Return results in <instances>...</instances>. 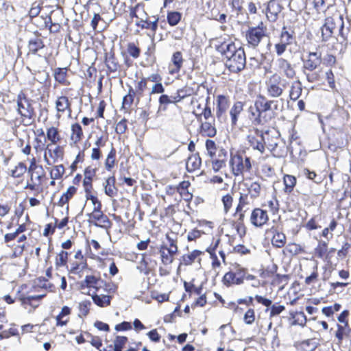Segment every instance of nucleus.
Here are the masks:
<instances>
[{"label":"nucleus","mask_w":351,"mask_h":351,"mask_svg":"<svg viewBox=\"0 0 351 351\" xmlns=\"http://www.w3.org/2000/svg\"><path fill=\"white\" fill-rule=\"evenodd\" d=\"M217 50L225 58V65L232 73H239L246 64L245 53L243 47L237 46L233 42L222 43Z\"/></svg>","instance_id":"nucleus-1"},{"label":"nucleus","mask_w":351,"mask_h":351,"mask_svg":"<svg viewBox=\"0 0 351 351\" xmlns=\"http://www.w3.org/2000/svg\"><path fill=\"white\" fill-rule=\"evenodd\" d=\"M80 289L83 293L95 292V294L100 292L101 289L109 293L115 291L114 285H107L101 278L93 275L85 277V279L80 282Z\"/></svg>","instance_id":"nucleus-2"},{"label":"nucleus","mask_w":351,"mask_h":351,"mask_svg":"<svg viewBox=\"0 0 351 351\" xmlns=\"http://www.w3.org/2000/svg\"><path fill=\"white\" fill-rule=\"evenodd\" d=\"M289 82L280 75L274 73L267 82V92L269 97L276 98L280 97Z\"/></svg>","instance_id":"nucleus-3"},{"label":"nucleus","mask_w":351,"mask_h":351,"mask_svg":"<svg viewBox=\"0 0 351 351\" xmlns=\"http://www.w3.org/2000/svg\"><path fill=\"white\" fill-rule=\"evenodd\" d=\"M230 165L232 172L235 176H242L245 172H248L252 168L251 160L249 157L245 159L241 154H231Z\"/></svg>","instance_id":"nucleus-4"},{"label":"nucleus","mask_w":351,"mask_h":351,"mask_svg":"<svg viewBox=\"0 0 351 351\" xmlns=\"http://www.w3.org/2000/svg\"><path fill=\"white\" fill-rule=\"evenodd\" d=\"M338 25L339 27V34L343 35L342 31L343 29V21L341 15L333 16L332 17H328L325 23L321 28L322 40L327 41L332 35L333 32Z\"/></svg>","instance_id":"nucleus-5"},{"label":"nucleus","mask_w":351,"mask_h":351,"mask_svg":"<svg viewBox=\"0 0 351 351\" xmlns=\"http://www.w3.org/2000/svg\"><path fill=\"white\" fill-rule=\"evenodd\" d=\"M245 269L237 266L225 274L222 282L226 287L240 285L244 282Z\"/></svg>","instance_id":"nucleus-6"},{"label":"nucleus","mask_w":351,"mask_h":351,"mask_svg":"<svg viewBox=\"0 0 351 351\" xmlns=\"http://www.w3.org/2000/svg\"><path fill=\"white\" fill-rule=\"evenodd\" d=\"M16 103L19 114L24 118L31 119L34 115V108L29 99L24 93L20 92L17 95Z\"/></svg>","instance_id":"nucleus-7"},{"label":"nucleus","mask_w":351,"mask_h":351,"mask_svg":"<svg viewBox=\"0 0 351 351\" xmlns=\"http://www.w3.org/2000/svg\"><path fill=\"white\" fill-rule=\"evenodd\" d=\"M265 37V30L260 26L249 28L245 34L247 44L252 48H256Z\"/></svg>","instance_id":"nucleus-8"},{"label":"nucleus","mask_w":351,"mask_h":351,"mask_svg":"<svg viewBox=\"0 0 351 351\" xmlns=\"http://www.w3.org/2000/svg\"><path fill=\"white\" fill-rule=\"evenodd\" d=\"M247 141L253 149L258 150L261 154L265 152V138L262 131L254 129L253 132L247 136Z\"/></svg>","instance_id":"nucleus-9"},{"label":"nucleus","mask_w":351,"mask_h":351,"mask_svg":"<svg viewBox=\"0 0 351 351\" xmlns=\"http://www.w3.org/2000/svg\"><path fill=\"white\" fill-rule=\"evenodd\" d=\"M88 221L94 226L108 229L110 228L112 223L108 217L101 210L93 211L88 215Z\"/></svg>","instance_id":"nucleus-10"},{"label":"nucleus","mask_w":351,"mask_h":351,"mask_svg":"<svg viewBox=\"0 0 351 351\" xmlns=\"http://www.w3.org/2000/svg\"><path fill=\"white\" fill-rule=\"evenodd\" d=\"M303 70L313 71L315 70L322 62V55L319 52H309L305 59H303Z\"/></svg>","instance_id":"nucleus-11"},{"label":"nucleus","mask_w":351,"mask_h":351,"mask_svg":"<svg viewBox=\"0 0 351 351\" xmlns=\"http://www.w3.org/2000/svg\"><path fill=\"white\" fill-rule=\"evenodd\" d=\"M159 17L158 16H149L143 21H137L136 25L141 27L142 29H149L151 31L152 34H148L149 36L154 38L158 27Z\"/></svg>","instance_id":"nucleus-12"},{"label":"nucleus","mask_w":351,"mask_h":351,"mask_svg":"<svg viewBox=\"0 0 351 351\" xmlns=\"http://www.w3.org/2000/svg\"><path fill=\"white\" fill-rule=\"evenodd\" d=\"M51 144H48L46 147V153L44 160L47 165H51L56 162L59 158L62 159L64 156L63 149L60 146H56L53 149H51Z\"/></svg>","instance_id":"nucleus-13"},{"label":"nucleus","mask_w":351,"mask_h":351,"mask_svg":"<svg viewBox=\"0 0 351 351\" xmlns=\"http://www.w3.org/2000/svg\"><path fill=\"white\" fill-rule=\"evenodd\" d=\"M282 10V6L278 0H270L266 8V16L271 22H275Z\"/></svg>","instance_id":"nucleus-14"},{"label":"nucleus","mask_w":351,"mask_h":351,"mask_svg":"<svg viewBox=\"0 0 351 351\" xmlns=\"http://www.w3.org/2000/svg\"><path fill=\"white\" fill-rule=\"evenodd\" d=\"M278 71L289 79H293L295 75V71L291 64L284 58H279L276 61Z\"/></svg>","instance_id":"nucleus-15"},{"label":"nucleus","mask_w":351,"mask_h":351,"mask_svg":"<svg viewBox=\"0 0 351 351\" xmlns=\"http://www.w3.org/2000/svg\"><path fill=\"white\" fill-rule=\"evenodd\" d=\"M268 219L267 211L261 208H255L250 217L251 223L256 227L262 226L266 223Z\"/></svg>","instance_id":"nucleus-16"},{"label":"nucleus","mask_w":351,"mask_h":351,"mask_svg":"<svg viewBox=\"0 0 351 351\" xmlns=\"http://www.w3.org/2000/svg\"><path fill=\"white\" fill-rule=\"evenodd\" d=\"M252 110V108H250ZM257 114L253 111L251 112L252 115L255 117L253 123L254 125H263L270 121L275 117L276 113L274 111H256Z\"/></svg>","instance_id":"nucleus-17"},{"label":"nucleus","mask_w":351,"mask_h":351,"mask_svg":"<svg viewBox=\"0 0 351 351\" xmlns=\"http://www.w3.org/2000/svg\"><path fill=\"white\" fill-rule=\"evenodd\" d=\"M162 263L164 265H170L174 260V256L177 254V250L173 246L168 247L167 245L161 246L160 250Z\"/></svg>","instance_id":"nucleus-18"},{"label":"nucleus","mask_w":351,"mask_h":351,"mask_svg":"<svg viewBox=\"0 0 351 351\" xmlns=\"http://www.w3.org/2000/svg\"><path fill=\"white\" fill-rule=\"evenodd\" d=\"M228 100L227 97L223 95H219L217 97V105L216 109V116L219 119H222L224 114L228 108Z\"/></svg>","instance_id":"nucleus-19"},{"label":"nucleus","mask_w":351,"mask_h":351,"mask_svg":"<svg viewBox=\"0 0 351 351\" xmlns=\"http://www.w3.org/2000/svg\"><path fill=\"white\" fill-rule=\"evenodd\" d=\"M274 100H268L263 96H260L255 102L256 111H274L272 108Z\"/></svg>","instance_id":"nucleus-20"},{"label":"nucleus","mask_w":351,"mask_h":351,"mask_svg":"<svg viewBox=\"0 0 351 351\" xmlns=\"http://www.w3.org/2000/svg\"><path fill=\"white\" fill-rule=\"evenodd\" d=\"M77 191V188L71 186H69L66 191L62 194V195L60 197L58 205L60 207H63L64 205H66V209L68 211L69 210V201L72 198V197L75 194Z\"/></svg>","instance_id":"nucleus-21"},{"label":"nucleus","mask_w":351,"mask_h":351,"mask_svg":"<svg viewBox=\"0 0 351 351\" xmlns=\"http://www.w3.org/2000/svg\"><path fill=\"white\" fill-rule=\"evenodd\" d=\"M87 294L90 295L92 297V299H93L94 303L100 307L107 306L110 305V304L111 297L109 295H104L102 293H101L99 295L97 293L95 294V292H93V293L87 292Z\"/></svg>","instance_id":"nucleus-22"},{"label":"nucleus","mask_w":351,"mask_h":351,"mask_svg":"<svg viewBox=\"0 0 351 351\" xmlns=\"http://www.w3.org/2000/svg\"><path fill=\"white\" fill-rule=\"evenodd\" d=\"M215 120H213V123L210 121H205L201 124L200 132L202 136L213 137L217 134V129L215 126Z\"/></svg>","instance_id":"nucleus-23"},{"label":"nucleus","mask_w":351,"mask_h":351,"mask_svg":"<svg viewBox=\"0 0 351 351\" xmlns=\"http://www.w3.org/2000/svg\"><path fill=\"white\" fill-rule=\"evenodd\" d=\"M130 15L132 18L134 17L137 19L138 21H143L149 16L145 12L144 5L141 3L131 8Z\"/></svg>","instance_id":"nucleus-24"},{"label":"nucleus","mask_w":351,"mask_h":351,"mask_svg":"<svg viewBox=\"0 0 351 351\" xmlns=\"http://www.w3.org/2000/svg\"><path fill=\"white\" fill-rule=\"evenodd\" d=\"M201 158L197 154H193L188 158L186 167L189 172L199 169L201 166Z\"/></svg>","instance_id":"nucleus-25"},{"label":"nucleus","mask_w":351,"mask_h":351,"mask_svg":"<svg viewBox=\"0 0 351 351\" xmlns=\"http://www.w3.org/2000/svg\"><path fill=\"white\" fill-rule=\"evenodd\" d=\"M87 267L86 259L75 261L71 263L69 272L72 274L81 276V273Z\"/></svg>","instance_id":"nucleus-26"},{"label":"nucleus","mask_w":351,"mask_h":351,"mask_svg":"<svg viewBox=\"0 0 351 351\" xmlns=\"http://www.w3.org/2000/svg\"><path fill=\"white\" fill-rule=\"evenodd\" d=\"M114 176L109 177L104 183L105 193L109 197H114L117 194V189L115 186Z\"/></svg>","instance_id":"nucleus-27"},{"label":"nucleus","mask_w":351,"mask_h":351,"mask_svg":"<svg viewBox=\"0 0 351 351\" xmlns=\"http://www.w3.org/2000/svg\"><path fill=\"white\" fill-rule=\"evenodd\" d=\"M302 92V85L300 80L292 82L289 90V97L293 101H296Z\"/></svg>","instance_id":"nucleus-28"},{"label":"nucleus","mask_w":351,"mask_h":351,"mask_svg":"<svg viewBox=\"0 0 351 351\" xmlns=\"http://www.w3.org/2000/svg\"><path fill=\"white\" fill-rule=\"evenodd\" d=\"M351 329L349 328L348 323L344 325L337 324V330L335 333V337L338 339L339 343H341L344 338H348L350 336Z\"/></svg>","instance_id":"nucleus-29"},{"label":"nucleus","mask_w":351,"mask_h":351,"mask_svg":"<svg viewBox=\"0 0 351 351\" xmlns=\"http://www.w3.org/2000/svg\"><path fill=\"white\" fill-rule=\"evenodd\" d=\"M105 63L110 72H116L119 68L118 61L113 53H106Z\"/></svg>","instance_id":"nucleus-30"},{"label":"nucleus","mask_w":351,"mask_h":351,"mask_svg":"<svg viewBox=\"0 0 351 351\" xmlns=\"http://www.w3.org/2000/svg\"><path fill=\"white\" fill-rule=\"evenodd\" d=\"M171 61L173 64L174 68L169 70L171 74L178 73L182 66L183 58L181 52H175L171 58Z\"/></svg>","instance_id":"nucleus-31"},{"label":"nucleus","mask_w":351,"mask_h":351,"mask_svg":"<svg viewBox=\"0 0 351 351\" xmlns=\"http://www.w3.org/2000/svg\"><path fill=\"white\" fill-rule=\"evenodd\" d=\"M243 104L241 101H237L232 107L230 114L231 117V121L232 125H236L238 120V117L240 113L243 111Z\"/></svg>","instance_id":"nucleus-32"},{"label":"nucleus","mask_w":351,"mask_h":351,"mask_svg":"<svg viewBox=\"0 0 351 351\" xmlns=\"http://www.w3.org/2000/svg\"><path fill=\"white\" fill-rule=\"evenodd\" d=\"M43 42L42 39L39 37H34L29 40V51L32 53H36L39 49H43Z\"/></svg>","instance_id":"nucleus-33"},{"label":"nucleus","mask_w":351,"mask_h":351,"mask_svg":"<svg viewBox=\"0 0 351 351\" xmlns=\"http://www.w3.org/2000/svg\"><path fill=\"white\" fill-rule=\"evenodd\" d=\"M71 104L66 96H61L58 98L56 102V109L58 112H64L66 110L71 112Z\"/></svg>","instance_id":"nucleus-34"},{"label":"nucleus","mask_w":351,"mask_h":351,"mask_svg":"<svg viewBox=\"0 0 351 351\" xmlns=\"http://www.w3.org/2000/svg\"><path fill=\"white\" fill-rule=\"evenodd\" d=\"M271 243L276 247H282L286 243V236L284 233L276 231L271 239Z\"/></svg>","instance_id":"nucleus-35"},{"label":"nucleus","mask_w":351,"mask_h":351,"mask_svg":"<svg viewBox=\"0 0 351 351\" xmlns=\"http://www.w3.org/2000/svg\"><path fill=\"white\" fill-rule=\"evenodd\" d=\"M71 140L77 143L80 142L83 137V131L81 125L79 123H74L71 125Z\"/></svg>","instance_id":"nucleus-36"},{"label":"nucleus","mask_w":351,"mask_h":351,"mask_svg":"<svg viewBox=\"0 0 351 351\" xmlns=\"http://www.w3.org/2000/svg\"><path fill=\"white\" fill-rule=\"evenodd\" d=\"M285 184V191L286 193H291L296 184V178L291 175H285L283 178Z\"/></svg>","instance_id":"nucleus-37"},{"label":"nucleus","mask_w":351,"mask_h":351,"mask_svg":"<svg viewBox=\"0 0 351 351\" xmlns=\"http://www.w3.org/2000/svg\"><path fill=\"white\" fill-rule=\"evenodd\" d=\"M182 19V14L179 12H169L167 15V20L171 26L176 25Z\"/></svg>","instance_id":"nucleus-38"},{"label":"nucleus","mask_w":351,"mask_h":351,"mask_svg":"<svg viewBox=\"0 0 351 351\" xmlns=\"http://www.w3.org/2000/svg\"><path fill=\"white\" fill-rule=\"evenodd\" d=\"M66 69L58 68L54 71L55 80L60 84H66Z\"/></svg>","instance_id":"nucleus-39"},{"label":"nucleus","mask_w":351,"mask_h":351,"mask_svg":"<svg viewBox=\"0 0 351 351\" xmlns=\"http://www.w3.org/2000/svg\"><path fill=\"white\" fill-rule=\"evenodd\" d=\"M47 137L51 141V144H56L60 140L58 130L54 127H51L47 130Z\"/></svg>","instance_id":"nucleus-40"},{"label":"nucleus","mask_w":351,"mask_h":351,"mask_svg":"<svg viewBox=\"0 0 351 351\" xmlns=\"http://www.w3.org/2000/svg\"><path fill=\"white\" fill-rule=\"evenodd\" d=\"M116 158V150L112 147L111 150L108 153L105 162V167L108 171H110L114 165Z\"/></svg>","instance_id":"nucleus-41"},{"label":"nucleus","mask_w":351,"mask_h":351,"mask_svg":"<svg viewBox=\"0 0 351 351\" xmlns=\"http://www.w3.org/2000/svg\"><path fill=\"white\" fill-rule=\"evenodd\" d=\"M201 254L202 252L195 250L189 254L184 255L182 256L184 264L185 265H191Z\"/></svg>","instance_id":"nucleus-42"},{"label":"nucleus","mask_w":351,"mask_h":351,"mask_svg":"<svg viewBox=\"0 0 351 351\" xmlns=\"http://www.w3.org/2000/svg\"><path fill=\"white\" fill-rule=\"evenodd\" d=\"M27 170V167L23 162H19L18 165L11 171V176L14 178L21 177Z\"/></svg>","instance_id":"nucleus-43"},{"label":"nucleus","mask_w":351,"mask_h":351,"mask_svg":"<svg viewBox=\"0 0 351 351\" xmlns=\"http://www.w3.org/2000/svg\"><path fill=\"white\" fill-rule=\"evenodd\" d=\"M64 167L62 165L55 166L50 171L51 180L60 179L64 173Z\"/></svg>","instance_id":"nucleus-44"},{"label":"nucleus","mask_w":351,"mask_h":351,"mask_svg":"<svg viewBox=\"0 0 351 351\" xmlns=\"http://www.w3.org/2000/svg\"><path fill=\"white\" fill-rule=\"evenodd\" d=\"M327 250V243L325 241H320L315 248V256L319 258H323L326 255Z\"/></svg>","instance_id":"nucleus-45"},{"label":"nucleus","mask_w":351,"mask_h":351,"mask_svg":"<svg viewBox=\"0 0 351 351\" xmlns=\"http://www.w3.org/2000/svg\"><path fill=\"white\" fill-rule=\"evenodd\" d=\"M69 253L62 250L56 256V265L57 267H62L66 265L68 260Z\"/></svg>","instance_id":"nucleus-46"},{"label":"nucleus","mask_w":351,"mask_h":351,"mask_svg":"<svg viewBox=\"0 0 351 351\" xmlns=\"http://www.w3.org/2000/svg\"><path fill=\"white\" fill-rule=\"evenodd\" d=\"M127 341L126 337L117 336L114 341V351H122L123 347Z\"/></svg>","instance_id":"nucleus-47"},{"label":"nucleus","mask_w":351,"mask_h":351,"mask_svg":"<svg viewBox=\"0 0 351 351\" xmlns=\"http://www.w3.org/2000/svg\"><path fill=\"white\" fill-rule=\"evenodd\" d=\"M135 94L136 93H135L134 90H133V88L132 87H130L128 94L127 95H125L123 99V108H126V106L130 107V106L133 103L134 97Z\"/></svg>","instance_id":"nucleus-48"},{"label":"nucleus","mask_w":351,"mask_h":351,"mask_svg":"<svg viewBox=\"0 0 351 351\" xmlns=\"http://www.w3.org/2000/svg\"><path fill=\"white\" fill-rule=\"evenodd\" d=\"M303 173L306 178L313 180L315 183H321L322 181L321 176H317L315 171H310L308 169H304Z\"/></svg>","instance_id":"nucleus-49"},{"label":"nucleus","mask_w":351,"mask_h":351,"mask_svg":"<svg viewBox=\"0 0 351 351\" xmlns=\"http://www.w3.org/2000/svg\"><path fill=\"white\" fill-rule=\"evenodd\" d=\"M261 185L256 182H252L248 188L249 193L252 197H256L261 193Z\"/></svg>","instance_id":"nucleus-50"},{"label":"nucleus","mask_w":351,"mask_h":351,"mask_svg":"<svg viewBox=\"0 0 351 351\" xmlns=\"http://www.w3.org/2000/svg\"><path fill=\"white\" fill-rule=\"evenodd\" d=\"M248 204L247 201V195L241 194L239 197V203L237 207V212H245L247 209H245L246 206Z\"/></svg>","instance_id":"nucleus-51"},{"label":"nucleus","mask_w":351,"mask_h":351,"mask_svg":"<svg viewBox=\"0 0 351 351\" xmlns=\"http://www.w3.org/2000/svg\"><path fill=\"white\" fill-rule=\"evenodd\" d=\"M255 320V312L252 308L248 309L243 317L244 322L247 325H251Z\"/></svg>","instance_id":"nucleus-52"},{"label":"nucleus","mask_w":351,"mask_h":351,"mask_svg":"<svg viewBox=\"0 0 351 351\" xmlns=\"http://www.w3.org/2000/svg\"><path fill=\"white\" fill-rule=\"evenodd\" d=\"M206 147L208 155L213 158L215 156L217 151V146L214 141L208 139L206 141Z\"/></svg>","instance_id":"nucleus-53"},{"label":"nucleus","mask_w":351,"mask_h":351,"mask_svg":"<svg viewBox=\"0 0 351 351\" xmlns=\"http://www.w3.org/2000/svg\"><path fill=\"white\" fill-rule=\"evenodd\" d=\"M30 174V181H34L38 183H42V178L44 176V171L42 169L41 171L40 170L35 171L32 172Z\"/></svg>","instance_id":"nucleus-54"},{"label":"nucleus","mask_w":351,"mask_h":351,"mask_svg":"<svg viewBox=\"0 0 351 351\" xmlns=\"http://www.w3.org/2000/svg\"><path fill=\"white\" fill-rule=\"evenodd\" d=\"M233 199L230 195H224L222 197V202L224 206V210L228 213L230 208L232 207Z\"/></svg>","instance_id":"nucleus-55"},{"label":"nucleus","mask_w":351,"mask_h":351,"mask_svg":"<svg viewBox=\"0 0 351 351\" xmlns=\"http://www.w3.org/2000/svg\"><path fill=\"white\" fill-rule=\"evenodd\" d=\"M128 53L133 58H136L140 55V49L134 43H130L128 47Z\"/></svg>","instance_id":"nucleus-56"},{"label":"nucleus","mask_w":351,"mask_h":351,"mask_svg":"<svg viewBox=\"0 0 351 351\" xmlns=\"http://www.w3.org/2000/svg\"><path fill=\"white\" fill-rule=\"evenodd\" d=\"M208 99H209V97H208L206 100V103L204 104V106L202 111L198 114L199 115V117H201V116L203 115L206 120H208L210 118L212 117L211 110L207 106V102H208Z\"/></svg>","instance_id":"nucleus-57"},{"label":"nucleus","mask_w":351,"mask_h":351,"mask_svg":"<svg viewBox=\"0 0 351 351\" xmlns=\"http://www.w3.org/2000/svg\"><path fill=\"white\" fill-rule=\"evenodd\" d=\"M285 307L283 305L276 306V304H273L271 306L269 316L270 317L278 315L280 314L284 310Z\"/></svg>","instance_id":"nucleus-58"},{"label":"nucleus","mask_w":351,"mask_h":351,"mask_svg":"<svg viewBox=\"0 0 351 351\" xmlns=\"http://www.w3.org/2000/svg\"><path fill=\"white\" fill-rule=\"evenodd\" d=\"M87 199L91 200V202L93 205V211H97L99 210H101V204L100 201L97 199V197L93 195H88L87 196Z\"/></svg>","instance_id":"nucleus-59"},{"label":"nucleus","mask_w":351,"mask_h":351,"mask_svg":"<svg viewBox=\"0 0 351 351\" xmlns=\"http://www.w3.org/2000/svg\"><path fill=\"white\" fill-rule=\"evenodd\" d=\"M127 130V121L122 119L117 123L115 130L118 134H123Z\"/></svg>","instance_id":"nucleus-60"},{"label":"nucleus","mask_w":351,"mask_h":351,"mask_svg":"<svg viewBox=\"0 0 351 351\" xmlns=\"http://www.w3.org/2000/svg\"><path fill=\"white\" fill-rule=\"evenodd\" d=\"M292 40V36L291 34L288 32L287 30H285V28L284 27L282 33H281V41L284 42L287 45H289L291 43Z\"/></svg>","instance_id":"nucleus-61"},{"label":"nucleus","mask_w":351,"mask_h":351,"mask_svg":"<svg viewBox=\"0 0 351 351\" xmlns=\"http://www.w3.org/2000/svg\"><path fill=\"white\" fill-rule=\"evenodd\" d=\"M191 104L196 107V108L193 110V114H195L197 118L199 119V115L198 114L202 111L204 104L199 103L197 101H195L194 99L191 101Z\"/></svg>","instance_id":"nucleus-62"},{"label":"nucleus","mask_w":351,"mask_h":351,"mask_svg":"<svg viewBox=\"0 0 351 351\" xmlns=\"http://www.w3.org/2000/svg\"><path fill=\"white\" fill-rule=\"evenodd\" d=\"M178 94L182 97L183 99L186 98L188 96L191 95L193 93V89L190 87L185 86L182 88H180L177 90Z\"/></svg>","instance_id":"nucleus-63"},{"label":"nucleus","mask_w":351,"mask_h":351,"mask_svg":"<svg viewBox=\"0 0 351 351\" xmlns=\"http://www.w3.org/2000/svg\"><path fill=\"white\" fill-rule=\"evenodd\" d=\"M96 169L91 167H88L84 171V178L88 180H92L93 178L95 176Z\"/></svg>","instance_id":"nucleus-64"}]
</instances>
